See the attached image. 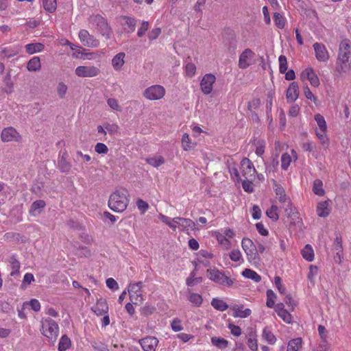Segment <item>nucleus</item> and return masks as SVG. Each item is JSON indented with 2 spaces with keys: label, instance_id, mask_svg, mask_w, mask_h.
Instances as JSON below:
<instances>
[{
  "label": "nucleus",
  "instance_id": "50",
  "mask_svg": "<svg viewBox=\"0 0 351 351\" xmlns=\"http://www.w3.org/2000/svg\"><path fill=\"white\" fill-rule=\"evenodd\" d=\"M196 70L197 68L195 64L193 62H189L185 65L184 67L185 75L191 78L195 76Z\"/></svg>",
  "mask_w": 351,
  "mask_h": 351
},
{
  "label": "nucleus",
  "instance_id": "20",
  "mask_svg": "<svg viewBox=\"0 0 351 351\" xmlns=\"http://www.w3.org/2000/svg\"><path fill=\"white\" fill-rule=\"evenodd\" d=\"M158 340L154 337H147L140 341V344L144 351H156Z\"/></svg>",
  "mask_w": 351,
  "mask_h": 351
},
{
  "label": "nucleus",
  "instance_id": "42",
  "mask_svg": "<svg viewBox=\"0 0 351 351\" xmlns=\"http://www.w3.org/2000/svg\"><path fill=\"white\" fill-rule=\"evenodd\" d=\"M313 192L318 196H324L325 195V191L323 189V182L320 179L314 180Z\"/></svg>",
  "mask_w": 351,
  "mask_h": 351
},
{
  "label": "nucleus",
  "instance_id": "9",
  "mask_svg": "<svg viewBox=\"0 0 351 351\" xmlns=\"http://www.w3.org/2000/svg\"><path fill=\"white\" fill-rule=\"evenodd\" d=\"M350 56L345 54V53H338L335 69L340 75L347 73L351 70Z\"/></svg>",
  "mask_w": 351,
  "mask_h": 351
},
{
  "label": "nucleus",
  "instance_id": "36",
  "mask_svg": "<svg viewBox=\"0 0 351 351\" xmlns=\"http://www.w3.org/2000/svg\"><path fill=\"white\" fill-rule=\"evenodd\" d=\"M44 48V45L40 43H29L25 45V50L28 54L41 52Z\"/></svg>",
  "mask_w": 351,
  "mask_h": 351
},
{
  "label": "nucleus",
  "instance_id": "39",
  "mask_svg": "<svg viewBox=\"0 0 351 351\" xmlns=\"http://www.w3.org/2000/svg\"><path fill=\"white\" fill-rule=\"evenodd\" d=\"M211 305L214 308L220 311H225L228 308V304L221 299L213 298Z\"/></svg>",
  "mask_w": 351,
  "mask_h": 351
},
{
  "label": "nucleus",
  "instance_id": "7",
  "mask_svg": "<svg viewBox=\"0 0 351 351\" xmlns=\"http://www.w3.org/2000/svg\"><path fill=\"white\" fill-rule=\"evenodd\" d=\"M142 285L143 282L140 281L130 284L128 287L130 301L135 305H140L143 303Z\"/></svg>",
  "mask_w": 351,
  "mask_h": 351
},
{
  "label": "nucleus",
  "instance_id": "43",
  "mask_svg": "<svg viewBox=\"0 0 351 351\" xmlns=\"http://www.w3.org/2000/svg\"><path fill=\"white\" fill-rule=\"evenodd\" d=\"M188 300L195 306H200L203 302V298L200 294L189 292Z\"/></svg>",
  "mask_w": 351,
  "mask_h": 351
},
{
  "label": "nucleus",
  "instance_id": "52",
  "mask_svg": "<svg viewBox=\"0 0 351 351\" xmlns=\"http://www.w3.org/2000/svg\"><path fill=\"white\" fill-rule=\"evenodd\" d=\"M202 278L201 277H195V273L194 271L190 274L189 277L186 279V283L189 287H193L200 282H202Z\"/></svg>",
  "mask_w": 351,
  "mask_h": 351
},
{
  "label": "nucleus",
  "instance_id": "44",
  "mask_svg": "<svg viewBox=\"0 0 351 351\" xmlns=\"http://www.w3.org/2000/svg\"><path fill=\"white\" fill-rule=\"evenodd\" d=\"M263 338L269 344L276 343L277 339L273 332L268 328H265L262 334Z\"/></svg>",
  "mask_w": 351,
  "mask_h": 351
},
{
  "label": "nucleus",
  "instance_id": "28",
  "mask_svg": "<svg viewBox=\"0 0 351 351\" xmlns=\"http://www.w3.org/2000/svg\"><path fill=\"white\" fill-rule=\"evenodd\" d=\"M125 53L120 52L112 59V66L115 71H120L125 64Z\"/></svg>",
  "mask_w": 351,
  "mask_h": 351
},
{
  "label": "nucleus",
  "instance_id": "62",
  "mask_svg": "<svg viewBox=\"0 0 351 351\" xmlns=\"http://www.w3.org/2000/svg\"><path fill=\"white\" fill-rule=\"evenodd\" d=\"M171 326L174 332H179L183 330L182 321L179 318H174L171 322Z\"/></svg>",
  "mask_w": 351,
  "mask_h": 351
},
{
  "label": "nucleus",
  "instance_id": "31",
  "mask_svg": "<svg viewBox=\"0 0 351 351\" xmlns=\"http://www.w3.org/2000/svg\"><path fill=\"white\" fill-rule=\"evenodd\" d=\"M302 258L308 262L314 260L315 253L313 247L310 244H306L301 250Z\"/></svg>",
  "mask_w": 351,
  "mask_h": 351
},
{
  "label": "nucleus",
  "instance_id": "55",
  "mask_svg": "<svg viewBox=\"0 0 351 351\" xmlns=\"http://www.w3.org/2000/svg\"><path fill=\"white\" fill-rule=\"evenodd\" d=\"M274 20L276 25L279 29H283L285 27V19L282 16V15H281L280 14L277 13V12L274 13Z\"/></svg>",
  "mask_w": 351,
  "mask_h": 351
},
{
  "label": "nucleus",
  "instance_id": "10",
  "mask_svg": "<svg viewBox=\"0 0 351 351\" xmlns=\"http://www.w3.org/2000/svg\"><path fill=\"white\" fill-rule=\"evenodd\" d=\"M81 43L87 47L97 48L99 46V40L86 29H81L78 34Z\"/></svg>",
  "mask_w": 351,
  "mask_h": 351
},
{
  "label": "nucleus",
  "instance_id": "26",
  "mask_svg": "<svg viewBox=\"0 0 351 351\" xmlns=\"http://www.w3.org/2000/svg\"><path fill=\"white\" fill-rule=\"evenodd\" d=\"M286 96L287 101L290 102H293L298 98L299 87L297 82H293L290 84L287 90Z\"/></svg>",
  "mask_w": 351,
  "mask_h": 351
},
{
  "label": "nucleus",
  "instance_id": "4",
  "mask_svg": "<svg viewBox=\"0 0 351 351\" xmlns=\"http://www.w3.org/2000/svg\"><path fill=\"white\" fill-rule=\"evenodd\" d=\"M208 278L214 282L220 285L230 287L236 282L235 278H232L226 273L221 271L217 268L208 269L206 271Z\"/></svg>",
  "mask_w": 351,
  "mask_h": 351
},
{
  "label": "nucleus",
  "instance_id": "54",
  "mask_svg": "<svg viewBox=\"0 0 351 351\" xmlns=\"http://www.w3.org/2000/svg\"><path fill=\"white\" fill-rule=\"evenodd\" d=\"M230 258L233 262H240L243 261V256L239 249L232 250L229 254Z\"/></svg>",
  "mask_w": 351,
  "mask_h": 351
},
{
  "label": "nucleus",
  "instance_id": "58",
  "mask_svg": "<svg viewBox=\"0 0 351 351\" xmlns=\"http://www.w3.org/2000/svg\"><path fill=\"white\" fill-rule=\"evenodd\" d=\"M34 281V276L31 273H26L23 277V282L21 285L22 289H26V287Z\"/></svg>",
  "mask_w": 351,
  "mask_h": 351
},
{
  "label": "nucleus",
  "instance_id": "35",
  "mask_svg": "<svg viewBox=\"0 0 351 351\" xmlns=\"http://www.w3.org/2000/svg\"><path fill=\"white\" fill-rule=\"evenodd\" d=\"M27 69L29 71H39L41 69L40 58L34 56L32 58H31L27 64Z\"/></svg>",
  "mask_w": 351,
  "mask_h": 351
},
{
  "label": "nucleus",
  "instance_id": "12",
  "mask_svg": "<svg viewBox=\"0 0 351 351\" xmlns=\"http://www.w3.org/2000/svg\"><path fill=\"white\" fill-rule=\"evenodd\" d=\"M100 73V69L93 65L79 66L75 70V75L80 77H93L99 75Z\"/></svg>",
  "mask_w": 351,
  "mask_h": 351
},
{
  "label": "nucleus",
  "instance_id": "17",
  "mask_svg": "<svg viewBox=\"0 0 351 351\" xmlns=\"http://www.w3.org/2000/svg\"><path fill=\"white\" fill-rule=\"evenodd\" d=\"M241 170L245 179H253L256 172L253 163L247 158H244L241 161Z\"/></svg>",
  "mask_w": 351,
  "mask_h": 351
},
{
  "label": "nucleus",
  "instance_id": "22",
  "mask_svg": "<svg viewBox=\"0 0 351 351\" xmlns=\"http://www.w3.org/2000/svg\"><path fill=\"white\" fill-rule=\"evenodd\" d=\"M275 311L277 315L287 324L292 322V315L291 313L285 308L283 303L280 302L276 304Z\"/></svg>",
  "mask_w": 351,
  "mask_h": 351
},
{
  "label": "nucleus",
  "instance_id": "63",
  "mask_svg": "<svg viewBox=\"0 0 351 351\" xmlns=\"http://www.w3.org/2000/svg\"><path fill=\"white\" fill-rule=\"evenodd\" d=\"M318 334L322 341H328V332L325 328V326L322 325H319L317 327Z\"/></svg>",
  "mask_w": 351,
  "mask_h": 351
},
{
  "label": "nucleus",
  "instance_id": "6",
  "mask_svg": "<svg viewBox=\"0 0 351 351\" xmlns=\"http://www.w3.org/2000/svg\"><path fill=\"white\" fill-rule=\"evenodd\" d=\"M241 247L250 262L256 261L259 259L257 247L250 238L243 237L242 239Z\"/></svg>",
  "mask_w": 351,
  "mask_h": 351
},
{
  "label": "nucleus",
  "instance_id": "60",
  "mask_svg": "<svg viewBox=\"0 0 351 351\" xmlns=\"http://www.w3.org/2000/svg\"><path fill=\"white\" fill-rule=\"evenodd\" d=\"M253 179H245L242 182V186L243 190L247 193H252L254 191V185L252 183Z\"/></svg>",
  "mask_w": 351,
  "mask_h": 351
},
{
  "label": "nucleus",
  "instance_id": "51",
  "mask_svg": "<svg viewBox=\"0 0 351 351\" xmlns=\"http://www.w3.org/2000/svg\"><path fill=\"white\" fill-rule=\"evenodd\" d=\"M213 345L219 348H225L227 347L228 341L223 338L214 337L211 338Z\"/></svg>",
  "mask_w": 351,
  "mask_h": 351
},
{
  "label": "nucleus",
  "instance_id": "38",
  "mask_svg": "<svg viewBox=\"0 0 351 351\" xmlns=\"http://www.w3.org/2000/svg\"><path fill=\"white\" fill-rule=\"evenodd\" d=\"M147 164L154 167H158L165 163V158L162 156H154L145 159Z\"/></svg>",
  "mask_w": 351,
  "mask_h": 351
},
{
  "label": "nucleus",
  "instance_id": "32",
  "mask_svg": "<svg viewBox=\"0 0 351 351\" xmlns=\"http://www.w3.org/2000/svg\"><path fill=\"white\" fill-rule=\"evenodd\" d=\"M242 276L247 279H250L255 282H259L261 281V276L255 271L251 269H245L242 273Z\"/></svg>",
  "mask_w": 351,
  "mask_h": 351
},
{
  "label": "nucleus",
  "instance_id": "34",
  "mask_svg": "<svg viewBox=\"0 0 351 351\" xmlns=\"http://www.w3.org/2000/svg\"><path fill=\"white\" fill-rule=\"evenodd\" d=\"M45 205V202L41 199L34 202L29 210L30 215L36 216L37 213H40L41 209L44 208Z\"/></svg>",
  "mask_w": 351,
  "mask_h": 351
},
{
  "label": "nucleus",
  "instance_id": "46",
  "mask_svg": "<svg viewBox=\"0 0 351 351\" xmlns=\"http://www.w3.org/2000/svg\"><path fill=\"white\" fill-rule=\"evenodd\" d=\"M339 53H345V54L351 55V43L349 40L345 39L341 42Z\"/></svg>",
  "mask_w": 351,
  "mask_h": 351
},
{
  "label": "nucleus",
  "instance_id": "37",
  "mask_svg": "<svg viewBox=\"0 0 351 351\" xmlns=\"http://www.w3.org/2000/svg\"><path fill=\"white\" fill-rule=\"evenodd\" d=\"M214 236L215 237L219 244L224 246L227 249L230 247L231 243L230 240L226 238L223 233L220 232L219 231H215L214 232Z\"/></svg>",
  "mask_w": 351,
  "mask_h": 351
},
{
  "label": "nucleus",
  "instance_id": "27",
  "mask_svg": "<svg viewBox=\"0 0 351 351\" xmlns=\"http://www.w3.org/2000/svg\"><path fill=\"white\" fill-rule=\"evenodd\" d=\"M92 310L97 315H105L108 311V305L104 299L97 300L96 304L92 308Z\"/></svg>",
  "mask_w": 351,
  "mask_h": 351
},
{
  "label": "nucleus",
  "instance_id": "47",
  "mask_svg": "<svg viewBox=\"0 0 351 351\" xmlns=\"http://www.w3.org/2000/svg\"><path fill=\"white\" fill-rule=\"evenodd\" d=\"M255 153L258 156H262L265 153L266 142L263 139H258L254 142Z\"/></svg>",
  "mask_w": 351,
  "mask_h": 351
},
{
  "label": "nucleus",
  "instance_id": "21",
  "mask_svg": "<svg viewBox=\"0 0 351 351\" xmlns=\"http://www.w3.org/2000/svg\"><path fill=\"white\" fill-rule=\"evenodd\" d=\"M121 25L127 33H132L136 28V19L128 16H121L119 18Z\"/></svg>",
  "mask_w": 351,
  "mask_h": 351
},
{
  "label": "nucleus",
  "instance_id": "59",
  "mask_svg": "<svg viewBox=\"0 0 351 351\" xmlns=\"http://www.w3.org/2000/svg\"><path fill=\"white\" fill-rule=\"evenodd\" d=\"M275 98V93L273 90L268 92L266 99V109L267 112H271L273 106V101Z\"/></svg>",
  "mask_w": 351,
  "mask_h": 351
},
{
  "label": "nucleus",
  "instance_id": "19",
  "mask_svg": "<svg viewBox=\"0 0 351 351\" xmlns=\"http://www.w3.org/2000/svg\"><path fill=\"white\" fill-rule=\"evenodd\" d=\"M331 200L328 199L325 201L319 202L316 207L317 215L320 217H327L330 213Z\"/></svg>",
  "mask_w": 351,
  "mask_h": 351
},
{
  "label": "nucleus",
  "instance_id": "48",
  "mask_svg": "<svg viewBox=\"0 0 351 351\" xmlns=\"http://www.w3.org/2000/svg\"><path fill=\"white\" fill-rule=\"evenodd\" d=\"M267 294V302L266 305L269 308H275V299L276 298V295L274 292L271 289H268L266 292Z\"/></svg>",
  "mask_w": 351,
  "mask_h": 351
},
{
  "label": "nucleus",
  "instance_id": "57",
  "mask_svg": "<svg viewBox=\"0 0 351 351\" xmlns=\"http://www.w3.org/2000/svg\"><path fill=\"white\" fill-rule=\"evenodd\" d=\"M330 345L328 341H322L320 343H317L313 348V351H328Z\"/></svg>",
  "mask_w": 351,
  "mask_h": 351
},
{
  "label": "nucleus",
  "instance_id": "1",
  "mask_svg": "<svg viewBox=\"0 0 351 351\" xmlns=\"http://www.w3.org/2000/svg\"><path fill=\"white\" fill-rule=\"evenodd\" d=\"M129 204L128 191L125 189H119L113 192L108 199L109 208L114 212L122 213L128 207Z\"/></svg>",
  "mask_w": 351,
  "mask_h": 351
},
{
  "label": "nucleus",
  "instance_id": "49",
  "mask_svg": "<svg viewBox=\"0 0 351 351\" xmlns=\"http://www.w3.org/2000/svg\"><path fill=\"white\" fill-rule=\"evenodd\" d=\"M278 210V206L273 204L269 209L267 210L266 215L269 218L276 221L279 218Z\"/></svg>",
  "mask_w": 351,
  "mask_h": 351
},
{
  "label": "nucleus",
  "instance_id": "56",
  "mask_svg": "<svg viewBox=\"0 0 351 351\" xmlns=\"http://www.w3.org/2000/svg\"><path fill=\"white\" fill-rule=\"evenodd\" d=\"M279 71L281 73H285L288 69L287 60L284 55H281L278 58Z\"/></svg>",
  "mask_w": 351,
  "mask_h": 351
},
{
  "label": "nucleus",
  "instance_id": "40",
  "mask_svg": "<svg viewBox=\"0 0 351 351\" xmlns=\"http://www.w3.org/2000/svg\"><path fill=\"white\" fill-rule=\"evenodd\" d=\"M334 247L336 251V255L339 258V263H341L343 258V247L341 237H337L334 241Z\"/></svg>",
  "mask_w": 351,
  "mask_h": 351
},
{
  "label": "nucleus",
  "instance_id": "16",
  "mask_svg": "<svg viewBox=\"0 0 351 351\" xmlns=\"http://www.w3.org/2000/svg\"><path fill=\"white\" fill-rule=\"evenodd\" d=\"M1 139L4 143L20 142L21 141V136L13 127H8L2 130Z\"/></svg>",
  "mask_w": 351,
  "mask_h": 351
},
{
  "label": "nucleus",
  "instance_id": "18",
  "mask_svg": "<svg viewBox=\"0 0 351 351\" xmlns=\"http://www.w3.org/2000/svg\"><path fill=\"white\" fill-rule=\"evenodd\" d=\"M256 331L252 328H249L247 330V345L248 348L252 351H257L258 348V339Z\"/></svg>",
  "mask_w": 351,
  "mask_h": 351
},
{
  "label": "nucleus",
  "instance_id": "64",
  "mask_svg": "<svg viewBox=\"0 0 351 351\" xmlns=\"http://www.w3.org/2000/svg\"><path fill=\"white\" fill-rule=\"evenodd\" d=\"M136 206L141 214H144L149 208L148 203L141 199L136 201Z\"/></svg>",
  "mask_w": 351,
  "mask_h": 351
},
{
  "label": "nucleus",
  "instance_id": "2",
  "mask_svg": "<svg viewBox=\"0 0 351 351\" xmlns=\"http://www.w3.org/2000/svg\"><path fill=\"white\" fill-rule=\"evenodd\" d=\"M40 332L53 343L56 342L60 332L58 324L53 319L47 317L40 321Z\"/></svg>",
  "mask_w": 351,
  "mask_h": 351
},
{
  "label": "nucleus",
  "instance_id": "23",
  "mask_svg": "<svg viewBox=\"0 0 351 351\" xmlns=\"http://www.w3.org/2000/svg\"><path fill=\"white\" fill-rule=\"evenodd\" d=\"M254 55V53L250 49H245L239 56V67L244 69L247 68L250 63L248 62Z\"/></svg>",
  "mask_w": 351,
  "mask_h": 351
},
{
  "label": "nucleus",
  "instance_id": "11",
  "mask_svg": "<svg viewBox=\"0 0 351 351\" xmlns=\"http://www.w3.org/2000/svg\"><path fill=\"white\" fill-rule=\"evenodd\" d=\"M90 21L96 24L98 32L104 36L110 38L111 29L106 20L101 15H95L90 17Z\"/></svg>",
  "mask_w": 351,
  "mask_h": 351
},
{
  "label": "nucleus",
  "instance_id": "53",
  "mask_svg": "<svg viewBox=\"0 0 351 351\" xmlns=\"http://www.w3.org/2000/svg\"><path fill=\"white\" fill-rule=\"evenodd\" d=\"M291 160V156L288 153L283 154L281 156V168L283 170H287Z\"/></svg>",
  "mask_w": 351,
  "mask_h": 351
},
{
  "label": "nucleus",
  "instance_id": "29",
  "mask_svg": "<svg viewBox=\"0 0 351 351\" xmlns=\"http://www.w3.org/2000/svg\"><path fill=\"white\" fill-rule=\"evenodd\" d=\"M158 217L161 221L167 224L172 230L175 231L176 228H178V222L180 221L178 219H180V217L171 219L170 217L161 213Z\"/></svg>",
  "mask_w": 351,
  "mask_h": 351
},
{
  "label": "nucleus",
  "instance_id": "33",
  "mask_svg": "<svg viewBox=\"0 0 351 351\" xmlns=\"http://www.w3.org/2000/svg\"><path fill=\"white\" fill-rule=\"evenodd\" d=\"M181 143L182 147L184 151H190L196 146V143L192 142L187 133L182 135Z\"/></svg>",
  "mask_w": 351,
  "mask_h": 351
},
{
  "label": "nucleus",
  "instance_id": "14",
  "mask_svg": "<svg viewBox=\"0 0 351 351\" xmlns=\"http://www.w3.org/2000/svg\"><path fill=\"white\" fill-rule=\"evenodd\" d=\"M300 80L302 82L308 81L311 85L315 88L320 85V80L312 67H307L301 72Z\"/></svg>",
  "mask_w": 351,
  "mask_h": 351
},
{
  "label": "nucleus",
  "instance_id": "24",
  "mask_svg": "<svg viewBox=\"0 0 351 351\" xmlns=\"http://www.w3.org/2000/svg\"><path fill=\"white\" fill-rule=\"evenodd\" d=\"M178 220V228L181 231L189 234L190 231L195 229V223L192 219L180 217Z\"/></svg>",
  "mask_w": 351,
  "mask_h": 351
},
{
  "label": "nucleus",
  "instance_id": "30",
  "mask_svg": "<svg viewBox=\"0 0 351 351\" xmlns=\"http://www.w3.org/2000/svg\"><path fill=\"white\" fill-rule=\"evenodd\" d=\"M302 346L303 340L301 337L292 339L288 341L287 351H300Z\"/></svg>",
  "mask_w": 351,
  "mask_h": 351
},
{
  "label": "nucleus",
  "instance_id": "61",
  "mask_svg": "<svg viewBox=\"0 0 351 351\" xmlns=\"http://www.w3.org/2000/svg\"><path fill=\"white\" fill-rule=\"evenodd\" d=\"M274 283H275V285H276V288L278 289L279 293L282 295L285 294L286 288L284 286V285L282 284V279L280 276H275Z\"/></svg>",
  "mask_w": 351,
  "mask_h": 351
},
{
  "label": "nucleus",
  "instance_id": "15",
  "mask_svg": "<svg viewBox=\"0 0 351 351\" xmlns=\"http://www.w3.org/2000/svg\"><path fill=\"white\" fill-rule=\"evenodd\" d=\"M216 77L212 73L205 74L200 81L199 86L204 95H209L213 90V85L215 83Z\"/></svg>",
  "mask_w": 351,
  "mask_h": 351
},
{
  "label": "nucleus",
  "instance_id": "25",
  "mask_svg": "<svg viewBox=\"0 0 351 351\" xmlns=\"http://www.w3.org/2000/svg\"><path fill=\"white\" fill-rule=\"evenodd\" d=\"M231 309L233 311L234 317L246 318L252 313V311L250 308H244L243 304H235L231 307Z\"/></svg>",
  "mask_w": 351,
  "mask_h": 351
},
{
  "label": "nucleus",
  "instance_id": "45",
  "mask_svg": "<svg viewBox=\"0 0 351 351\" xmlns=\"http://www.w3.org/2000/svg\"><path fill=\"white\" fill-rule=\"evenodd\" d=\"M43 5L44 9L49 12L53 13L56 11L57 8V1L56 0H42Z\"/></svg>",
  "mask_w": 351,
  "mask_h": 351
},
{
  "label": "nucleus",
  "instance_id": "8",
  "mask_svg": "<svg viewBox=\"0 0 351 351\" xmlns=\"http://www.w3.org/2000/svg\"><path fill=\"white\" fill-rule=\"evenodd\" d=\"M166 93L165 88L161 85H152L147 88L143 92V96L148 100H159L164 97Z\"/></svg>",
  "mask_w": 351,
  "mask_h": 351
},
{
  "label": "nucleus",
  "instance_id": "13",
  "mask_svg": "<svg viewBox=\"0 0 351 351\" xmlns=\"http://www.w3.org/2000/svg\"><path fill=\"white\" fill-rule=\"evenodd\" d=\"M316 60L320 62H327L330 58V53L324 44L315 43L313 45Z\"/></svg>",
  "mask_w": 351,
  "mask_h": 351
},
{
  "label": "nucleus",
  "instance_id": "41",
  "mask_svg": "<svg viewBox=\"0 0 351 351\" xmlns=\"http://www.w3.org/2000/svg\"><path fill=\"white\" fill-rule=\"evenodd\" d=\"M71 346V341L67 335H64L61 337L59 344L58 351H66Z\"/></svg>",
  "mask_w": 351,
  "mask_h": 351
},
{
  "label": "nucleus",
  "instance_id": "3",
  "mask_svg": "<svg viewBox=\"0 0 351 351\" xmlns=\"http://www.w3.org/2000/svg\"><path fill=\"white\" fill-rule=\"evenodd\" d=\"M273 187L276 197L281 204V206L285 209L286 215L291 217L294 213L295 209L292 206L290 198L287 195L285 190L276 181L274 182Z\"/></svg>",
  "mask_w": 351,
  "mask_h": 351
},
{
  "label": "nucleus",
  "instance_id": "5",
  "mask_svg": "<svg viewBox=\"0 0 351 351\" xmlns=\"http://www.w3.org/2000/svg\"><path fill=\"white\" fill-rule=\"evenodd\" d=\"M314 119L317 123V128L315 129V134L322 145L328 146L329 139L327 136V124L324 117L320 114H315Z\"/></svg>",
  "mask_w": 351,
  "mask_h": 351
}]
</instances>
